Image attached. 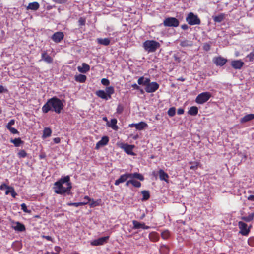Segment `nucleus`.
Returning <instances> with one entry per match:
<instances>
[{
    "mask_svg": "<svg viewBox=\"0 0 254 254\" xmlns=\"http://www.w3.org/2000/svg\"><path fill=\"white\" fill-rule=\"evenodd\" d=\"M64 107V105L62 101L56 97H53L48 100L43 106L42 110L44 113H47L52 110L57 114H60Z\"/></svg>",
    "mask_w": 254,
    "mask_h": 254,
    "instance_id": "obj_1",
    "label": "nucleus"
},
{
    "mask_svg": "<svg viewBox=\"0 0 254 254\" xmlns=\"http://www.w3.org/2000/svg\"><path fill=\"white\" fill-rule=\"evenodd\" d=\"M63 184H62L60 182H56L54 183L53 187L54 192L57 194L61 195L65 193L70 194L72 185L70 184H67V187L65 188L63 186Z\"/></svg>",
    "mask_w": 254,
    "mask_h": 254,
    "instance_id": "obj_2",
    "label": "nucleus"
},
{
    "mask_svg": "<svg viewBox=\"0 0 254 254\" xmlns=\"http://www.w3.org/2000/svg\"><path fill=\"white\" fill-rule=\"evenodd\" d=\"M160 46V43L153 40H146L143 43V47L144 50L148 53H152L156 51Z\"/></svg>",
    "mask_w": 254,
    "mask_h": 254,
    "instance_id": "obj_3",
    "label": "nucleus"
},
{
    "mask_svg": "<svg viewBox=\"0 0 254 254\" xmlns=\"http://www.w3.org/2000/svg\"><path fill=\"white\" fill-rule=\"evenodd\" d=\"M211 97V94L209 92H204L199 94L195 99V102L200 104L206 102Z\"/></svg>",
    "mask_w": 254,
    "mask_h": 254,
    "instance_id": "obj_4",
    "label": "nucleus"
},
{
    "mask_svg": "<svg viewBox=\"0 0 254 254\" xmlns=\"http://www.w3.org/2000/svg\"><path fill=\"white\" fill-rule=\"evenodd\" d=\"M186 21L190 25H199L201 23V21L197 15L194 14L192 12L188 14L186 17Z\"/></svg>",
    "mask_w": 254,
    "mask_h": 254,
    "instance_id": "obj_5",
    "label": "nucleus"
},
{
    "mask_svg": "<svg viewBox=\"0 0 254 254\" xmlns=\"http://www.w3.org/2000/svg\"><path fill=\"white\" fill-rule=\"evenodd\" d=\"M163 25L166 27H178L179 25V20L175 17H168L164 19Z\"/></svg>",
    "mask_w": 254,
    "mask_h": 254,
    "instance_id": "obj_6",
    "label": "nucleus"
},
{
    "mask_svg": "<svg viewBox=\"0 0 254 254\" xmlns=\"http://www.w3.org/2000/svg\"><path fill=\"white\" fill-rule=\"evenodd\" d=\"M238 226L240 229L239 233L243 236L248 235L251 226L250 225L249 228H247V224L242 221L238 222Z\"/></svg>",
    "mask_w": 254,
    "mask_h": 254,
    "instance_id": "obj_7",
    "label": "nucleus"
},
{
    "mask_svg": "<svg viewBox=\"0 0 254 254\" xmlns=\"http://www.w3.org/2000/svg\"><path fill=\"white\" fill-rule=\"evenodd\" d=\"M159 85L156 82H152L151 83L147 85L145 88V90L147 93H153L158 89Z\"/></svg>",
    "mask_w": 254,
    "mask_h": 254,
    "instance_id": "obj_8",
    "label": "nucleus"
},
{
    "mask_svg": "<svg viewBox=\"0 0 254 254\" xmlns=\"http://www.w3.org/2000/svg\"><path fill=\"white\" fill-rule=\"evenodd\" d=\"M121 148L124 149L125 152L128 155H134L135 153L132 151L134 148V145H129L127 143L122 144Z\"/></svg>",
    "mask_w": 254,
    "mask_h": 254,
    "instance_id": "obj_9",
    "label": "nucleus"
},
{
    "mask_svg": "<svg viewBox=\"0 0 254 254\" xmlns=\"http://www.w3.org/2000/svg\"><path fill=\"white\" fill-rule=\"evenodd\" d=\"M109 239V236H105L95 239L91 242V245L92 246H100L107 243Z\"/></svg>",
    "mask_w": 254,
    "mask_h": 254,
    "instance_id": "obj_10",
    "label": "nucleus"
},
{
    "mask_svg": "<svg viewBox=\"0 0 254 254\" xmlns=\"http://www.w3.org/2000/svg\"><path fill=\"white\" fill-rule=\"evenodd\" d=\"M41 61H44L47 64H52L53 62V59L48 54L47 50H44L41 54V59L39 60L40 62Z\"/></svg>",
    "mask_w": 254,
    "mask_h": 254,
    "instance_id": "obj_11",
    "label": "nucleus"
},
{
    "mask_svg": "<svg viewBox=\"0 0 254 254\" xmlns=\"http://www.w3.org/2000/svg\"><path fill=\"white\" fill-rule=\"evenodd\" d=\"M213 62L216 65L222 66L226 64L227 60L221 56H218L213 58Z\"/></svg>",
    "mask_w": 254,
    "mask_h": 254,
    "instance_id": "obj_12",
    "label": "nucleus"
},
{
    "mask_svg": "<svg viewBox=\"0 0 254 254\" xmlns=\"http://www.w3.org/2000/svg\"><path fill=\"white\" fill-rule=\"evenodd\" d=\"M64 38V34L62 32L54 33L51 37V39L55 43H60Z\"/></svg>",
    "mask_w": 254,
    "mask_h": 254,
    "instance_id": "obj_13",
    "label": "nucleus"
},
{
    "mask_svg": "<svg viewBox=\"0 0 254 254\" xmlns=\"http://www.w3.org/2000/svg\"><path fill=\"white\" fill-rule=\"evenodd\" d=\"M244 64V62L240 60H233L231 62V65L235 69H240Z\"/></svg>",
    "mask_w": 254,
    "mask_h": 254,
    "instance_id": "obj_14",
    "label": "nucleus"
},
{
    "mask_svg": "<svg viewBox=\"0 0 254 254\" xmlns=\"http://www.w3.org/2000/svg\"><path fill=\"white\" fill-rule=\"evenodd\" d=\"M109 139L107 136H105L102 137L101 139L96 144L95 149H98L101 146L106 145L109 142Z\"/></svg>",
    "mask_w": 254,
    "mask_h": 254,
    "instance_id": "obj_15",
    "label": "nucleus"
},
{
    "mask_svg": "<svg viewBox=\"0 0 254 254\" xmlns=\"http://www.w3.org/2000/svg\"><path fill=\"white\" fill-rule=\"evenodd\" d=\"M159 179L162 181H164L166 182H168L169 175L163 170L160 169L158 171Z\"/></svg>",
    "mask_w": 254,
    "mask_h": 254,
    "instance_id": "obj_16",
    "label": "nucleus"
},
{
    "mask_svg": "<svg viewBox=\"0 0 254 254\" xmlns=\"http://www.w3.org/2000/svg\"><path fill=\"white\" fill-rule=\"evenodd\" d=\"M12 228L17 231L23 232L26 230L24 224L17 222L15 223V225L12 226Z\"/></svg>",
    "mask_w": 254,
    "mask_h": 254,
    "instance_id": "obj_17",
    "label": "nucleus"
},
{
    "mask_svg": "<svg viewBox=\"0 0 254 254\" xmlns=\"http://www.w3.org/2000/svg\"><path fill=\"white\" fill-rule=\"evenodd\" d=\"M132 223L133 225V228L134 229H140L142 228L144 229H147L149 228L148 226H147L145 225V224L143 223H140L138 222L137 221L133 220L132 221Z\"/></svg>",
    "mask_w": 254,
    "mask_h": 254,
    "instance_id": "obj_18",
    "label": "nucleus"
},
{
    "mask_svg": "<svg viewBox=\"0 0 254 254\" xmlns=\"http://www.w3.org/2000/svg\"><path fill=\"white\" fill-rule=\"evenodd\" d=\"M9 193H10L11 195L13 198H15L16 196L17 195V193L15 191L14 188L8 186L6 189L5 194L8 195Z\"/></svg>",
    "mask_w": 254,
    "mask_h": 254,
    "instance_id": "obj_19",
    "label": "nucleus"
},
{
    "mask_svg": "<svg viewBox=\"0 0 254 254\" xmlns=\"http://www.w3.org/2000/svg\"><path fill=\"white\" fill-rule=\"evenodd\" d=\"M254 119V114H249L245 115L240 119L241 123H244Z\"/></svg>",
    "mask_w": 254,
    "mask_h": 254,
    "instance_id": "obj_20",
    "label": "nucleus"
},
{
    "mask_svg": "<svg viewBox=\"0 0 254 254\" xmlns=\"http://www.w3.org/2000/svg\"><path fill=\"white\" fill-rule=\"evenodd\" d=\"M127 179L126 173L120 176L119 179L116 180L114 183L115 185L118 186L120 184L126 182Z\"/></svg>",
    "mask_w": 254,
    "mask_h": 254,
    "instance_id": "obj_21",
    "label": "nucleus"
},
{
    "mask_svg": "<svg viewBox=\"0 0 254 254\" xmlns=\"http://www.w3.org/2000/svg\"><path fill=\"white\" fill-rule=\"evenodd\" d=\"M90 70V66L86 63L82 64V67L78 66V70L81 73H86Z\"/></svg>",
    "mask_w": 254,
    "mask_h": 254,
    "instance_id": "obj_22",
    "label": "nucleus"
},
{
    "mask_svg": "<svg viewBox=\"0 0 254 254\" xmlns=\"http://www.w3.org/2000/svg\"><path fill=\"white\" fill-rule=\"evenodd\" d=\"M40 7L39 4L37 2H33L29 3L28 5L27 6V9L32 10H37L39 9Z\"/></svg>",
    "mask_w": 254,
    "mask_h": 254,
    "instance_id": "obj_23",
    "label": "nucleus"
},
{
    "mask_svg": "<svg viewBox=\"0 0 254 254\" xmlns=\"http://www.w3.org/2000/svg\"><path fill=\"white\" fill-rule=\"evenodd\" d=\"M149 238L150 241L152 242H157L159 240V235L155 232H152L149 235Z\"/></svg>",
    "mask_w": 254,
    "mask_h": 254,
    "instance_id": "obj_24",
    "label": "nucleus"
},
{
    "mask_svg": "<svg viewBox=\"0 0 254 254\" xmlns=\"http://www.w3.org/2000/svg\"><path fill=\"white\" fill-rule=\"evenodd\" d=\"M117 120L115 118L112 119L110 124L107 123L108 126L111 127L114 130H117L118 129V127L117 125Z\"/></svg>",
    "mask_w": 254,
    "mask_h": 254,
    "instance_id": "obj_25",
    "label": "nucleus"
},
{
    "mask_svg": "<svg viewBox=\"0 0 254 254\" xmlns=\"http://www.w3.org/2000/svg\"><path fill=\"white\" fill-rule=\"evenodd\" d=\"M96 95L102 99L107 100L108 99L106 92L103 90H99L96 92Z\"/></svg>",
    "mask_w": 254,
    "mask_h": 254,
    "instance_id": "obj_26",
    "label": "nucleus"
},
{
    "mask_svg": "<svg viewBox=\"0 0 254 254\" xmlns=\"http://www.w3.org/2000/svg\"><path fill=\"white\" fill-rule=\"evenodd\" d=\"M161 254H168L170 251L169 247L166 245H161L159 248Z\"/></svg>",
    "mask_w": 254,
    "mask_h": 254,
    "instance_id": "obj_27",
    "label": "nucleus"
},
{
    "mask_svg": "<svg viewBox=\"0 0 254 254\" xmlns=\"http://www.w3.org/2000/svg\"><path fill=\"white\" fill-rule=\"evenodd\" d=\"M97 42L98 44L103 45L104 46H108L110 43V40L108 38H105L104 39L102 38H98L97 39Z\"/></svg>",
    "mask_w": 254,
    "mask_h": 254,
    "instance_id": "obj_28",
    "label": "nucleus"
},
{
    "mask_svg": "<svg viewBox=\"0 0 254 254\" xmlns=\"http://www.w3.org/2000/svg\"><path fill=\"white\" fill-rule=\"evenodd\" d=\"M225 18V14L224 13H221L219 15H216L213 17V19L215 22H221Z\"/></svg>",
    "mask_w": 254,
    "mask_h": 254,
    "instance_id": "obj_29",
    "label": "nucleus"
},
{
    "mask_svg": "<svg viewBox=\"0 0 254 254\" xmlns=\"http://www.w3.org/2000/svg\"><path fill=\"white\" fill-rule=\"evenodd\" d=\"M198 113V109L196 106L191 107L188 111V114L191 116H195Z\"/></svg>",
    "mask_w": 254,
    "mask_h": 254,
    "instance_id": "obj_30",
    "label": "nucleus"
},
{
    "mask_svg": "<svg viewBox=\"0 0 254 254\" xmlns=\"http://www.w3.org/2000/svg\"><path fill=\"white\" fill-rule=\"evenodd\" d=\"M114 88L113 86H109L106 88V93L108 97V99L111 98V95L114 93Z\"/></svg>",
    "mask_w": 254,
    "mask_h": 254,
    "instance_id": "obj_31",
    "label": "nucleus"
},
{
    "mask_svg": "<svg viewBox=\"0 0 254 254\" xmlns=\"http://www.w3.org/2000/svg\"><path fill=\"white\" fill-rule=\"evenodd\" d=\"M75 79L76 81L80 83H84L86 80V76L85 75L79 74L75 76Z\"/></svg>",
    "mask_w": 254,
    "mask_h": 254,
    "instance_id": "obj_32",
    "label": "nucleus"
},
{
    "mask_svg": "<svg viewBox=\"0 0 254 254\" xmlns=\"http://www.w3.org/2000/svg\"><path fill=\"white\" fill-rule=\"evenodd\" d=\"M52 133L51 129L49 127H46L43 130L42 137L43 138H47L51 136Z\"/></svg>",
    "mask_w": 254,
    "mask_h": 254,
    "instance_id": "obj_33",
    "label": "nucleus"
},
{
    "mask_svg": "<svg viewBox=\"0 0 254 254\" xmlns=\"http://www.w3.org/2000/svg\"><path fill=\"white\" fill-rule=\"evenodd\" d=\"M10 142L13 143L15 147H19L20 144L24 143L23 141H22L20 137L16 138L14 139H11Z\"/></svg>",
    "mask_w": 254,
    "mask_h": 254,
    "instance_id": "obj_34",
    "label": "nucleus"
},
{
    "mask_svg": "<svg viewBox=\"0 0 254 254\" xmlns=\"http://www.w3.org/2000/svg\"><path fill=\"white\" fill-rule=\"evenodd\" d=\"M58 182H60L62 184L66 183V185L68 184H71V183L70 182V177L68 175L61 178Z\"/></svg>",
    "mask_w": 254,
    "mask_h": 254,
    "instance_id": "obj_35",
    "label": "nucleus"
},
{
    "mask_svg": "<svg viewBox=\"0 0 254 254\" xmlns=\"http://www.w3.org/2000/svg\"><path fill=\"white\" fill-rule=\"evenodd\" d=\"M180 46L182 47H190L192 45V43L191 41L188 40H184L181 41Z\"/></svg>",
    "mask_w": 254,
    "mask_h": 254,
    "instance_id": "obj_36",
    "label": "nucleus"
},
{
    "mask_svg": "<svg viewBox=\"0 0 254 254\" xmlns=\"http://www.w3.org/2000/svg\"><path fill=\"white\" fill-rule=\"evenodd\" d=\"M146 126L147 124L144 122H140L135 124V128L139 130H142Z\"/></svg>",
    "mask_w": 254,
    "mask_h": 254,
    "instance_id": "obj_37",
    "label": "nucleus"
},
{
    "mask_svg": "<svg viewBox=\"0 0 254 254\" xmlns=\"http://www.w3.org/2000/svg\"><path fill=\"white\" fill-rule=\"evenodd\" d=\"M254 212L249 214L248 216H243L241 217V219L246 222H250L254 219Z\"/></svg>",
    "mask_w": 254,
    "mask_h": 254,
    "instance_id": "obj_38",
    "label": "nucleus"
},
{
    "mask_svg": "<svg viewBox=\"0 0 254 254\" xmlns=\"http://www.w3.org/2000/svg\"><path fill=\"white\" fill-rule=\"evenodd\" d=\"M91 202L89 203V206L90 207H94L95 206H99L101 202V200L100 199H97L96 201H94L93 199H91L90 201Z\"/></svg>",
    "mask_w": 254,
    "mask_h": 254,
    "instance_id": "obj_39",
    "label": "nucleus"
},
{
    "mask_svg": "<svg viewBox=\"0 0 254 254\" xmlns=\"http://www.w3.org/2000/svg\"><path fill=\"white\" fill-rule=\"evenodd\" d=\"M141 193L143 195L142 200L143 201L147 200L150 198L149 192L147 190H142Z\"/></svg>",
    "mask_w": 254,
    "mask_h": 254,
    "instance_id": "obj_40",
    "label": "nucleus"
},
{
    "mask_svg": "<svg viewBox=\"0 0 254 254\" xmlns=\"http://www.w3.org/2000/svg\"><path fill=\"white\" fill-rule=\"evenodd\" d=\"M170 232L167 230L163 231L161 233V237L162 238V239H163L164 240L168 239L170 237Z\"/></svg>",
    "mask_w": 254,
    "mask_h": 254,
    "instance_id": "obj_41",
    "label": "nucleus"
},
{
    "mask_svg": "<svg viewBox=\"0 0 254 254\" xmlns=\"http://www.w3.org/2000/svg\"><path fill=\"white\" fill-rule=\"evenodd\" d=\"M84 199L85 200H87V202H77L78 203V207L86 205V204H88L89 202L91 200V199L88 196H84Z\"/></svg>",
    "mask_w": 254,
    "mask_h": 254,
    "instance_id": "obj_42",
    "label": "nucleus"
},
{
    "mask_svg": "<svg viewBox=\"0 0 254 254\" xmlns=\"http://www.w3.org/2000/svg\"><path fill=\"white\" fill-rule=\"evenodd\" d=\"M27 153L23 149L20 150L17 153V156L19 158H25L27 156Z\"/></svg>",
    "mask_w": 254,
    "mask_h": 254,
    "instance_id": "obj_43",
    "label": "nucleus"
},
{
    "mask_svg": "<svg viewBox=\"0 0 254 254\" xmlns=\"http://www.w3.org/2000/svg\"><path fill=\"white\" fill-rule=\"evenodd\" d=\"M167 113L170 117H173L176 113V108L175 107H171L169 108Z\"/></svg>",
    "mask_w": 254,
    "mask_h": 254,
    "instance_id": "obj_44",
    "label": "nucleus"
},
{
    "mask_svg": "<svg viewBox=\"0 0 254 254\" xmlns=\"http://www.w3.org/2000/svg\"><path fill=\"white\" fill-rule=\"evenodd\" d=\"M134 178L141 181L144 180V176L141 174L137 172L134 173Z\"/></svg>",
    "mask_w": 254,
    "mask_h": 254,
    "instance_id": "obj_45",
    "label": "nucleus"
},
{
    "mask_svg": "<svg viewBox=\"0 0 254 254\" xmlns=\"http://www.w3.org/2000/svg\"><path fill=\"white\" fill-rule=\"evenodd\" d=\"M132 185L134 187L140 188L141 187V184L140 182L134 179H132Z\"/></svg>",
    "mask_w": 254,
    "mask_h": 254,
    "instance_id": "obj_46",
    "label": "nucleus"
},
{
    "mask_svg": "<svg viewBox=\"0 0 254 254\" xmlns=\"http://www.w3.org/2000/svg\"><path fill=\"white\" fill-rule=\"evenodd\" d=\"M78 22L79 26H84L86 23V19L84 17H80Z\"/></svg>",
    "mask_w": 254,
    "mask_h": 254,
    "instance_id": "obj_47",
    "label": "nucleus"
},
{
    "mask_svg": "<svg viewBox=\"0 0 254 254\" xmlns=\"http://www.w3.org/2000/svg\"><path fill=\"white\" fill-rule=\"evenodd\" d=\"M116 110L118 114H121L124 111V106L122 104H119Z\"/></svg>",
    "mask_w": 254,
    "mask_h": 254,
    "instance_id": "obj_48",
    "label": "nucleus"
},
{
    "mask_svg": "<svg viewBox=\"0 0 254 254\" xmlns=\"http://www.w3.org/2000/svg\"><path fill=\"white\" fill-rule=\"evenodd\" d=\"M21 209L24 212H26V213H30L31 212V211L30 210H28L27 208V206L26 205L25 203H22L21 204Z\"/></svg>",
    "mask_w": 254,
    "mask_h": 254,
    "instance_id": "obj_49",
    "label": "nucleus"
},
{
    "mask_svg": "<svg viewBox=\"0 0 254 254\" xmlns=\"http://www.w3.org/2000/svg\"><path fill=\"white\" fill-rule=\"evenodd\" d=\"M248 244L251 247H254V237H251L248 239Z\"/></svg>",
    "mask_w": 254,
    "mask_h": 254,
    "instance_id": "obj_50",
    "label": "nucleus"
},
{
    "mask_svg": "<svg viewBox=\"0 0 254 254\" xmlns=\"http://www.w3.org/2000/svg\"><path fill=\"white\" fill-rule=\"evenodd\" d=\"M247 58L249 59V61H253L254 59V52H251L247 56Z\"/></svg>",
    "mask_w": 254,
    "mask_h": 254,
    "instance_id": "obj_51",
    "label": "nucleus"
},
{
    "mask_svg": "<svg viewBox=\"0 0 254 254\" xmlns=\"http://www.w3.org/2000/svg\"><path fill=\"white\" fill-rule=\"evenodd\" d=\"M101 83L105 86H108L110 84L109 80L106 78H103L101 80Z\"/></svg>",
    "mask_w": 254,
    "mask_h": 254,
    "instance_id": "obj_52",
    "label": "nucleus"
},
{
    "mask_svg": "<svg viewBox=\"0 0 254 254\" xmlns=\"http://www.w3.org/2000/svg\"><path fill=\"white\" fill-rule=\"evenodd\" d=\"M15 120L14 119L11 120L6 125V127L8 129L11 127V126L14 125Z\"/></svg>",
    "mask_w": 254,
    "mask_h": 254,
    "instance_id": "obj_53",
    "label": "nucleus"
},
{
    "mask_svg": "<svg viewBox=\"0 0 254 254\" xmlns=\"http://www.w3.org/2000/svg\"><path fill=\"white\" fill-rule=\"evenodd\" d=\"M8 129L10 131V132L12 134H17L19 133L18 131L16 129H15V128L12 127L8 128Z\"/></svg>",
    "mask_w": 254,
    "mask_h": 254,
    "instance_id": "obj_54",
    "label": "nucleus"
},
{
    "mask_svg": "<svg viewBox=\"0 0 254 254\" xmlns=\"http://www.w3.org/2000/svg\"><path fill=\"white\" fill-rule=\"evenodd\" d=\"M203 48L205 51H208L210 50L211 46L209 44L205 43L204 44Z\"/></svg>",
    "mask_w": 254,
    "mask_h": 254,
    "instance_id": "obj_55",
    "label": "nucleus"
},
{
    "mask_svg": "<svg viewBox=\"0 0 254 254\" xmlns=\"http://www.w3.org/2000/svg\"><path fill=\"white\" fill-rule=\"evenodd\" d=\"M52 0L53 2H54L56 3H59V4L65 3L67 1V0Z\"/></svg>",
    "mask_w": 254,
    "mask_h": 254,
    "instance_id": "obj_56",
    "label": "nucleus"
},
{
    "mask_svg": "<svg viewBox=\"0 0 254 254\" xmlns=\"http://www.w3.org/2000/svg\"><path fill=\"white\" fill-rule=\"evenodd\" d=\"M144 77H140L138 79V84L139 85H143V82H144Z\"/></svg>",
    "mask_w": 254,
    "mask_h": 254,
    "instance_id": "obj_57",
    "label": "nucleus"
},
{
    "mask_svg": "<svg viewBox=\"0 0 254 254\" xmlns=\"http://www.w3.org/2000/svg\"><path fill=\"white\" fill-rule=\"evenodd\" d=\"M7 92V89L5 88L2 85H0V93H2Z\"/></svg>",
    "mask_w": 254,
    "mask_h": 254,
    "instance_id": "obj_58",
    "label": "nucleus"
},
{
    "mask_svg": "<svg viewBox=\"0 0 254 254\" xmlns=\"http://www.w3.org/2000/svg\"><path fill=\"white\" fill-rule=\"evenodd\" d=\"M150 80L149 78H145V79L143 82V85H145V87H146L147 86V85L151 83V82H150Z\"/></svg>",
    "mask_w": 254,
    "mask_h": 254,
    "instance_id": "obj_59",
    "label": "nucleus"
},
{
    "mask_svg": "<svg viewBox=\"0 0 254 254\" xmlns=\"http://www.w3.org/2000/svg\"><path fill=\"white\" fill-rule=\"evenodd\" d=\"M67 205L68 206H73L78 207V203L77 202H68L67 203Z\"/></svg>",
    "mask_w": 254,
    "mask_h": 254,
    "instance_id": "obj_60",
    "label": "nucleus"
},
{
    "mask_svg": "<svg viewBox=\"0 0 254 254\" xmlns=\"http://www.w3.org/2000/svg\"><path fill=\"white\" fill-rule=\"evenodd\" d=\"M8 186L5 183H2L0 186V189L1 190H3L4 189H6L7 188V187H8Z\"/></svg>",
    "mask_w": 254,
    "mask_h": 254,
    "instance_id": "obj_61",
    "label": "nucleus"
},
{
    "mask_svg": "<svg viewBox=\"0 0 254 254\" xmlns=\"http://www.w3.org/2000/svg\"><path fill=\"white\" fill-rule=\"evenodd\" d=\"M173 58L175 61H176L178 63L180 62V61H181L180 58L177 55L174 54L173 55Z\"/></svg>",
    "mask_w": 254,
    "mask_h": 254,
    "instance_id": "obj_62",
    "label": "nucleus"
},
{
    "mask_svg": "<svg viewBox=\"0 0 254 254\" xmlns=\"http://www.w3.org/2000/svg\"><path fill=\"white\" fill-rule=\"evenodd\" d=\"M126 175H127V179L128 178H132V179L134 178V173H126Z\"/></svg>",
    "mask_w": 254,
    "mask_h": 254,
    "instance_id": "obj_63",
    "label": "nucleus"
},
{
    "mask_svg": "<svg viewBox=\"0 0 254 254\" xmlns=\"http://www.w3.org/2000/svg\"><path fill=\"white\" fill-rule=\"evenodd\" d=\"M247 199L249 201H254V195H249L247 197Z\"/></svg>",
    "mask_w": 254,
    "mask_h": 254,
    "instance_id": "obj_64",
    "label": "nucleus"
}]
</instances>
